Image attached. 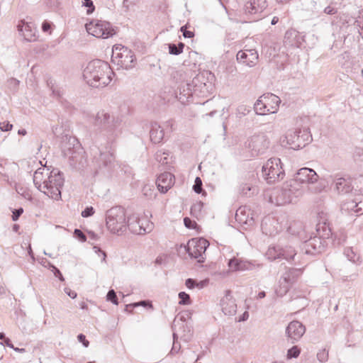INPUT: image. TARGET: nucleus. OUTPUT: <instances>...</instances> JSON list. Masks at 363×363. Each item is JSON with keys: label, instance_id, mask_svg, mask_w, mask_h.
<instances>
[{"label": "nucleus", "instance_id": "69168bd1", "mask_svg": "<svg viewBox=\"0 0 363 363\" xmlns=\"http://www.w3.org/2000/svg\"><path fill=\"white\" fill-rule=\"evenodd\" d=\"M196 281L193 279H191V278L187 279L185 281V284H186V287L190 289L196 287Z\"/></svg>", "mask_w": 363, "mask_h": 363}, {"label": "nucleus", "instance_id": "e433bc0d", "mask_svg": "<svg viewBox=\"0 0 363 363\" xmlns=\"http://www.w3.org/2000/svg\"><path fill=\"white\" fill-rule=\"evenodd\" d=\"M254 110L255 113L258 115H266L268 114V111H267V108L265 103L263 101V99L260 96L259 99L254 104Z\"/></svg>", "mask_w": 363, "mask_h": 363}, {"label": "nucleus", "instance_id": "473e14b6", "mask_svg": "<svg viewBox=\"0 0 363 363\" xmlns=\"http://www.w3.org/2000/svg\"><path fill=\"white\" fill-rule=\"evenodd\" d=\"M169 72L171 79L176 84H183L186 81V74L183 70L170 68Z\"/></svg>", "mask_w": 363, "mask_h": 363}, {"label": "nucleus", "instance_id": "338daca9", "mask_svg": "<svg viewBox=\"0 0 363 363\" xmlns=\"http://www.w3.org/2000/svg\"><path fill=\"white\" fill-rule=\"evenodd\" d=\"M180 348H181L180 345L178 344L177 342H173V346L172 347L170 353L171 354L177 353L179 351Z\"/></svg>", "mask_w": 363, "mask_h": 363}, {"label": "nucleus", "instance_id": "f3484780", "mask_svg": "<svg viewBox=\"0 0 363 363\" xmlns=\"http://www.w3.org/2000/svg\"><path fill=\"white\" fill-rule=\"evenodd\" d=\"M318 175L313 169L303 167L300 169L295 175V177L293 179H291L290 181L296 182L297 184V189L301 191V194L302 184H313L318 181Z\"/></svg>", "mask_w": 363, "mask_h": 363}, {"label": "nucleus", "instance_id": "3c124183", "mask_svg": "<svg viewBox=\"0 0 363 363\" xmlns=\"http://www.w3.org/2000/svg\"><path fill=\"white\" fill-rule=\"evenodd\" d=\"M82 5L88 8L87 14H91L94 11L95 6L91 0H83Z\"/></svg>", "mask_w": 363, "mask_h": 363}, {"label": "nucleus", "instance_id": "bf43d9fd", "mask_svg": "<svg viewBox=\"0 0 363 363\" xmlns=\"http://www.w3.org/2000/svg\"><path fill=\"white\" fill-rule=\"evenodd\" d=\"M77 340L79 342H82V345L85 347H88L89 345V342L86 339V336L83 334H79L77 335Z\"/></svg>", "mask_w": 363, "mask_h": 363}, {"label": "nucleus", "instance_id": "58836bf2", "mask_svg": "<svg viewBox=\"0 0 363 363\" xmlns=\"http://www.w3.org/2000/svg\"><path fill=\"white\" fill-rule=\"evenodd\" d=\"M169 154L162 150H158L155 154V160L162 164H165L169 162Z\"/></svg>", "mask_w": 363, "mask_h": 363}, {"label": "nucleus", "instance_id": "aec40b11", "mask_svg": "<svg viewBox=\"0 0 363 363\" xmlns=\"http://www.w3.org/2000/svg\"><path fill=\"white\" fill-rule=\"evenodd\" d=\"M305 332V326L298 320L290 322L286 328V334L288 338L291 340V343L298 341L303 335Z\"/></svg>", "mask_w": 363, "mask_h": 363}, {"label": "nucleus", "instance_id": "de8ad7c7", "mask_svg": "<svg viewBox=\"0 0 363 363\" xmlns=\"http://www.w3.org/2000/svg\"><path fill=\"white\" fill-rule=\"evenodd\" d=\"M345 254L349 259V260L352 262H356L358 260L359 257L354 252L352 248H347L345 250Z\"/></svg>", "mask_w": 363, "mask_h": 363}, {"label": "nucleus", "instance_id": "7c9ffc66", "mask_svg": "<svg viewBox=\"0 0 363 363\" xmlns=\"http://www.w3.org/2000/svg\"><path fill=\"white\" fill-rule=\"evenodd\" d=\"M49 174V169H37L33 175V183L36 188L43 192V181L48 177Z\"/></svg>", "mask_w": 363, "mask_h": 363}, {"label": "nucleus", "instance_id": "1a4fd4ad", "mask_svg": "<svg viewBox=\"0 0 363 363\" xmlns=\"http://www.w3.org/2000/svg\"><path fill=\"white\" fill-rule=\"evenodd\" d=\"M214 75L208 71H205L196 75L191 83L193 94L198 97H208L213 91Z\"/></svg>", "mask_w": 363, "mask_h": 363}, {"label": "nucleus", "instance_id": "8fccbe9b", "mask_svg": "<svg viewBox=\"0 0 363 363\" xmlns=\"http://www.w3.org/2000/svg\"><path fill=\"white\" fill-rule=\"evenodd\" d=\"M106 299L107 301H111L115 305H117L118 303L116 293L113 289L108 291L106 295Z\"/></svg>", "mask_w": 363, "mask_h": 363}, {"label": "nucleus", "instance_id": "dca6fc26", "mask_svg": "<svg viewBox=\"0 0 363 363\" xmlns=\"http://www.w3.org/2000/svg\"><path fill=\"white\" fill-rule=\"evenodd\" d=\"M269 140L264 134L255 135L251 137L248 147L252 156L264 154L269 148Z\"/></svg>", "mask_w": 363, "mask_h": 363}, {"label": "nucleus", "instance_id": "5fc2aeb1", "mask_svg": "<svg viewBox=\"0 0 363 363\" xmlns=\"http://www.w3.org/2000/svg\"><path fill=\"white\" fill-rule=\"evenodd\" d=\"M94 213V209L92 206L86 207L84 211H82L81 215L84 218H88L91 216Z\"/></svg>", "mask_w": 363, "mask_h": 363}, {"label": "nucleus", "instance_id": "a19ab883", "mask_svg": "<svg viewBox=\"0 0 363 363\" xmlns=\"http://www.w3.org/2000/svg\"><path fill=\"white\" fill-rule=\"evenodd\" d=\"M180 305H189L191 303L190 296L184 291H181L178 294Z\"/></svg>", "mask_w": 363, "mask_h": 363}, {"label": "nucleus", "instance_id": "f704fd0d", "mask_svg": "<svg viewBox=\"0 0 363 363\" xmlns=\"http://www.w3.org/2000/svg\"><path fill=\"white\" fill-rule=\"evenodd\" d=\"M296 255V250L291 246L286 247L285 248H281V258L291 262L294 260Z\"/></svg>", "mask_w": 363, "mask_h": 363}, {"label": "nucleus", "instance_id": "4be33fe9", "mask_svg": "<svg viewBox=\"0 0 363 363\" xmlns=\"http://www.w3.org/2000/svg\"><path fill=\"white\" fill-rule=\"evenodd\" d=\"M220 305L221 310L225 315H234L237 311L235 300L231 295L230 291H227L225 296L221 298Z\"/></svg>", "mask_w": 363, "mask_h": 363}, {"label": "nucleus", "instance_id": "6e6552de", "mask_svg": "<svg viewBox=\"0 0 363 363\" xmlns=\"http://www.w3.org/2000/svg\"><path fill=\"white\" fill-rule=\"evenodd\" d=\"M90 156L91 162L96 169L104 167L110 169L115 161L113 151L111 147L106 146L104 148L93 145L90 147Z\"/></svg>", "mask_w": 363, "mask_h": 363}, {"label": "nucleus", "instance_id": "a211bd4d", "mask_svg": "<svg viewBox=\"0 0 363 363\" xmlns=\"http://www.w3.org/2000/svg\"><path fill=\"white\" fill-rule=\"evenodd\" d=\"M267 7L266 0H249L244 6L245 13L253 16V21L260 18V14Z\"/></svg>", "mask_w": 363, "mask_h": 363}, {"label": "nucleus", "instance_id": "0eeeda50", "mask_svg": "<svg viewBox=\"0 0 363 363\" xmlns=\"http://www.w3.org/2000/svg\"><path fill=\"white\" fill-rule=\"evenodd\" d=\"M64 182L63 173L57 169H53L43 181V192L55 200H59Z\"/></svg>", "mask_w": 363, "mask_h": 363}, {"label": "nucleus", "instance_id": "423d86ee", "mask_svg": "<svg viewBox=\"0 0 363 363\" xmlns=\"http://www.w3.org/2000/svg\"><path fill=\"white\" fill-rule=\"evenodd\" d=\"M323 233L320 232V224L317 225V232L318 236H314L310 238V239L306 240L301 247V250L307 255H315L321 253L325 248V245L323 242V239L329 238L330 235H332V232L328 226H326V223H324L323 225Z\"/></svg>", "mask_w": 363, "mask_h": 363}, {"label": "nucleus", "instance_id": "774afa93", "mask_svg": "<svg viewBox=\"0 0 363 363\" xmlns=\"http://www.w3.org/2000/svg\"><path fill=\"white\" fill-rule=\"evenodd\" d=\"M354 225L355 228H358L359 231H363V222L361 220H355L354 221Z\"/></svg>", "mask_w": 363, "mask_h": 363}, {"label": "nucleus", "instance_id": "ea45409f", "mask_svg": "<svg viewBox=\"0 0 363 363\" xmlns=\"http://www.w3.org/2000/svg\"><path fill=\"white\" fill-rule=\"evenodd\" d=\"M203 203L201 201L196 202V203H194L191 207V214L198 218L201 215V211L202 210Z\"/></svg>", "mask_w": 363, "mask_h": 363}, {"label": "nucleus", "instance_id": "2eb2a0df", "mask_svg": "<svg viewBox=\"0 0 363 363\" xmlns=\"http://www.w3.org/2000/svg\"><path fill=\"white\" fill-rule=\"evenodd\" d=\"M127 228L134 234L144 235L152 231L153 223L145 218H140L138 214L133 213L126 220Z\"/></svg>", "mask_w": 363, "mask_h": 363}, {"label": "nucleus", "instance_id": "4468645a", "mask_svg": "<svg viewBox=\"0 0 363 363\" xmlns=\"http://www.w3.org/2000/svg\"><path fill=\"white\" fill-rule=\"evenodd\" d=\"M118 49V45L113 46V52L111 57V60L113 62L116 63L118 65L121 66L124 69H130L134 67L135 62V57L132 52V50L128 48L122 46L119 49V52H116V50Z\"/></svg>", "mask_w": 363, "mask_h": 363}, {"label": "nucleus", "instance_id": "49530a36", "mask_svg": "<svg viewBox=\"0 0 363 363\" xmlns=\"http://www.w3.org/2000/svg\"><path fill=\"white\" fill-rule=\"evenodd\" d=\"M300 354V350L297 346H293L287 352V357L289 359L296 358Z\"/></svg>", "mask_w": 363, "mask_h": 363}, {"label": "nucleus", "instance_id": "4c0bfd02", "mask_svg": "<svg viewBox=\"0 0 363 363\" xmlns=\"http://www.w3.org/2000/svg\"><path fill=\"white\" fill-rule=\"evenodd\" d=\"M169 52L171 55H178L183 52L184 44L179 43L177 45L174 43L169 44Z\"/></svg>", "mask_w": 363, "mask_h": 363}, {"label": "nucleus", "instance_id": "37998d69", "mask_svg": "<svg viewBox=\"0 0 363 363\" xmlns=\"http://www.w3.org/2000/svg\"><path fill=\"white\" fill-rule=\"evenodd\" d=\"M138 306H142L143 307L152 308V304L150 301H140V302H138V303H134L126 305V310H128V308H135Z\"/></svg>", "mask_w": 363, "mask_h": 363}, {"label": "nucleus", "instance_id": "72a5a7b5", "mask_svg": "<svg viewBox=\"0 0 363 363\" xmlns=\"http://www.w3.org/2000/svg\"><path fill=\"white\" fill-rule=\"evenodd\" d=\"M179 326V328H183L184 332L186 333V334H184L185 340L187 341L189 338H190L192 336V333L188 326L185 325V318L184 316L180 317L179 320H177L176 319L174 321L173 324V330H176V328Z\"/></svg>", "mask_w": 363, "mask_h": 363}, {"label": "nucleus", "instance_id": "864d4df0", "mask_svg": "<svg viewBox=\"0 0 363 363\" xmlns=\"http://www.w3.org/2000/svg\"><path fill=\"white\" fill-rule=\"evenodd\" d=\"M74 235L81 242H85L86 240V236L79 229H75L74 231Z\"/></svg>", "mask_w": 363, "mask_h": 363}, {"label": "nucleus", "instance_id": "f03ea898", "mask_svg": "<svg viewBox=\"0 0 363 363\" xmlns=\"http://www.w3.org/2000/svg\"><path fill=\"white\" fill-rule=\"evenodd\" d=\"M121 121L114 114L102 110L95 116L94 125L100 130L101 135L106 138L107 144H111L119 134Z\"/></svg>", "mask_w": 363, "mask_h": 363}, {"label": "nucleus", "instance_id": "f8f14e48", "mask_svg": "<svg viewBox=\"0 0 363 363\" xmlns=\"http://www.w3.org/2000/svg\"><path fill=\"white\" fill-rule=\"evenodd\" d=\"M86 31L96 38L104 39L112 37L116 34L111 24L106 21L93 20L86 24Z\"/></svg>", "mask_w": 363, "mask_h": 363}, {"label": "nucleus", "instance_id": "13d9d810", "mask_svg": "<svg viewBox=\"0 0 363 363\" xmlns=\"http://www.w3.org/2000/svg\"><path fill=\"white\" fill-rule=\"evenodd\" d=\"M13 125L9 122H2L0 123V130L1 131H9L12 129Z\"/></svg>", "mask_w": 363, "mask_h": 363}, {"label": "nucleus", "instance_id": "412c9836", "mask_svg": "<svg viewBox=\"0 0 363 363\" xmlns=\"http://www.w3.org/2000/svg\"><path fill=\"white\" fill-rule=\"evenodd\" d=\"M237 60L250 67L256 65L259 55L257 51L255 49L240 50L237 53Z\"/></svg>", "mask_w": 363, "mask_h": 363}, {"label": "nucleus", "instance_id": "f257e3e1", "mask_svg": "<svg viewBox=\"0 0 363 363\" xmlns=\"http://www.w3.org/2000/svg\"><path fill=\"white\" fill-rule=\"evenodd\" d=\"M114 73L110 65L101 60H94L88 63L83 72L86 83L96 88L104 87L112 80Z\"/></svg>", "mask_w": 363, "mask_h": 363}, {"label": "nucleus", "instance_id": "cd10ccee", "mask_svg": "<svg viewBox=\"0 0 363 363\" xmlns=\"http://www.w3.org/2000/svg\"><path fill=\"white\" fill-rule=\"evenodd\" d=\"M191 84L190 83H183L181 84L180 86L178 87L179 89V94H177V98L178 100L182 103L185 104L188 101H189L190 98H193L194 96V94H193V89L192 86H191Z\"/></svg>", "mask_w": 363, "mask_h": 363}, {"label": "nucleus", "instance_id": "09e8293b", "mask_svg": "<svg viewBox=\"0 0 363 363\" xmlns=\"http://www.w3.org/2000/svg\"><path fill=\"white\" fill-rule=\"evenodd\" d=\"M193 190L196 194H201L203 191L202 181L200 177H197L195 179L194 184L193 185Z\"/></svg>", "mask_w": 363, "mask_h": 363}, {"label": "nucleus", "instance_id": "052dcab7", "mask_svg": "<svg viewBox=\"0 0 363 363\" xmlns=\"http://www.w3.org/2000/svg\"><path fill=\"white\" fill-rule=\"evenodd\" d=\"M180 30L182 32L184 37L186 38H191L194 35V32L187 30L185 26L181 27Z\"/></svg>", "mask_w": 363, "mask_h": 363}, {"label": "nucleus", "instance_id": "e2e57ef3", "mask_svg": "<svg viewBox=\"0 0 363 363\" xmlns=\"http://www.w3.org/2000/svg\"><path fill=\"white\" fill-rule=\"evenodd\" d=\"M298 35V32L295 30H287L285 33L284 38L286 40H289L291 38H295Z\"/></svg>", "mask_w": 363, "mask_h": 363}, {"label": "nucleus", "instance_id": "ddd939ff", "mask_svg": "<svg viewBox=\"0 0 363 363\" xmlns=\"http://www.w3.org/2000/svg\"><path fill=\"white\" fill-rule=\"evenodd\" d=\"M208 246L209 242L206 239L194 238L188 242L186 250L191 258L196 259L199 263H203L206 259L205 252Z\"/></svg>", "mask_w": 363, "mask_h": 363}, {"label": "nucleus", "instance_id": "6ab92c4d", "mask_svg": "<svg viewBox=\"0 0 363 363\" xmlns=\"http://www.w3.org/2000/svg\"><path fill=\"white\" fill-rule=\"evenodd\" d=\"M228 265L233 272L254 270L262 266L260 264H255L252 262L236 257H233L229 259Z\"/></svg>", "mask_w": 363, "mask_h": 363}, {"label": "nucleus", "instance_id": "bb28decb", "mask_svg": "<svg viewBox=\"0 0 363 363\" xmlns=\"http://www.w3.org/2000/svg\"><path fill=\"white\" fill-rule=\"evenodd\" d=\"M235 220L240 224L252 225L254 223L250 210L245 206L240 207L235 213Z\"/></svg>", "mask_w": 363, "mask_h": 363}, {"label": "nucleus", "instance_id": "6e6d98bb", "mask_svg": "<svg viewBox=\"0 0 363 363\" xmlns=\"http://www.w3.org/2000/svg\"><path fill=\"white\" fill-rule=\"evenodd\" d=\"M184 225L189 229H193L194 228L195 225H196V223L194 220H192L187 217L184 218Z\"/></svg>", "mask_w": 363, "mask_h": 363}, {"label": "nucleus", "instance_id": "c03bdc74", "mask_svg": "<svg viewBox=\"0 0 363 363\" xmlns=\"http://www.w3.org/2000/svg\"><path fill=\"white\" fill-rule=\"evenodd\" d=\"M251 110L250 106H247L245 105H240L237 108V115L239 117H241L242 116L247 115L248 113H250Z\"/></svg>", "mask_w": 363, "mask_h": 363}, {"label": "nucleus", "instance_id": "2f4dec72", "mask_svg": "<svg viewBox=\"0 0 363 363\" xmlns=\"http://www.w3.org/2000/svg\"><path fill=\"white\" fill-rule=\"evenodd\" d=\"M239 192L240 194L245 196L251 197L253 195L257 194L258 189L256 186L252 184L242 183L240 186Z\"/></svg>", "mask_w": 363, "mask_h": 363}, {"label": "nucleus", "instance_id": "79ce46f5", "mask_svg": "<svg viewBox=\"0 0 363 363\" xmlns=\"http://www.w3.org/2000/svg\"><path fill=\"white\" fill-rule=\"evenodd\" d=\"M332 234L333 235H330V237L334 238L335 244L340 245L343 244L345 242L346 235L343 233H341L339 236L337 233H332Z\"/></svg>", "mask_w": 363, "mask_h": 363}, {"label": "nucleus", "instance_id": "c756f323", "mask_svg": "<svg viewBox=\"0 0 363 363\" xmlns=\"http://www.w3.org/2000/svg\"><path fill=\"white\" fill-rule=\"evenodd\" d=\"M362 202H356L353 200L347 201L344 202L341 205V211L342 213H358L362 210Z\"/></svg>", "mask_w": 363, "mask_h": 363}, {"label": "nucleus", "instance_id": "603ef678", "mask_svg": "<svg viewBox=\"0 0 363 363\" xmlns=\"http://www.w3.org/2000/svg\"><path fill=\"white\" fill-rule=\"evenodd\" d=\"M317 359L320 362H327L328 359V352L325 350L320 351L317 354Z\"/></svg>", "mask_w": 363, "mask_h": 363}, {"label": "nucleus", "instance_id": "393cba45", "mask_svg": "<svg viewBox=\"0 0 363 363\" xmlns=\"http://www.w3.org/2000/svg\"><path fill=\"white\" fill-rule=\"evenodd\" d=\"M17 28L18 32L23 35L25 40L30 42L35 40L36 30L31 23L22 20L18 23Z\"/></svg>", "mask_w": 363, "mask_h": 363}, {"label": "nucleus", "instance_id": "a18cd8bd", "mask_svg": "<svg viewBox=\"0 0 363 363\" xmlns=\"http://www.w3.org/2000/svg\"><path fill=\"white\" fill-rule=\"evenodd\" d=\"M356 189L354 188L356 192L363 194V175H360L355 179Z\"/></svg>", "mask_w": 363, "mask_h": 363}, {"label": "nucleus", "instance_id": "5701e85b", "mask_svg": "<svg viewBox=\"0 0 363 363\" xmlns=\"http://www.w3.org/2000/svg\"><path fill=\"white\" fill-rule=\"evenodd\" d=\"M332 182L335 184V189L338 194H345L354 190V186L350 178L339 177L338 175L330 177Z\"/></svg>", "mask_w": 363, "mask_h": 363}, {"label": "nucleus", "instance_id": "20e7f679", "mask_svg": "<svg viewBox=\"0 0 363 363\" xmlns=\"http://www.w3.org/2000/svg\"><path fill=\"white\" fill-rule=\"evenodd\" d=\"M62 152L68 157L72 168L80 170L84 167L86 163L84 151L75 138H69L68 143L63 145Z\"/></svg>", "mask_w": 363, "mask_h": 363}, {"label": "nucleus", "instance_id": "c9c22d12", "mask_svg": "<svg viewBox=\"0 0 363 363\" xmlns=\"http://www.w3.org/2000/svg\"><path fill=\"white\" fill-rule=\"evenodd\" d=\"M268 259L274 260L281 258V248L279 247H269L266 252Z\"/></svg>", "mask_w": 363, "mask_h": 363}, {"label": "nucleus", "instance_id": "b1692460", "mask_svg": "<svg viewBox=\"0 0 363 363\" xmlns=\"http://www.w3.org/2000/svg\"><path fill=\"white\" fill-rule=\"evenodd\" d=\"M174 176L170 172L160 174L156 181L158 190L164 194L171 189L174 184Z\"/></svg>", "mask_w": 363, "mask_h": 363}, {"label": "nucleus", "instance_id": "9d476101", "mask_svg": "<svg viewBox=\"0 0 363 363\" xmlns=\"http://www.w3.org/2000/svg\"><path fill=\"white\" fill-rule=\"evenodd\" d=\"M312 140V135L308 128H295L289 130L285 135L286 145L293 150H298L305 147Z\"/></svg>", "mask_w": 363, "mask_h": 363}, {"label": "nucleus", "instance_id": "a878e982", "mask_svg": "<svg viewBox=\"0 0 363 363\" xmlns=\"http://www.w3.org/2000/svg\"><path fill=\"white\" fill-rule=\"evenodd\" d=\"M261 97L265 103L268 113H276L281 103V99L277 96L270 93L264 94Z\"/></svg>", "mask_w": 363, "mask_h": 363}, {"label": "nucleus", "instance_id": "c85d7f7f", "mask_svg": "<svg viewBox=\"0 0 363 363\" xmlns=\"http://www.w3.org/2000/svg\"><path fill=\"white\" fill-rule=\"evenodd\" d=\"M164 137V128H162L157 122L152 123L150 130V140L153 143L157 144L162 142Z\"/></svg>", "mask_w": 363, "mask_h": 363}, {"label": "nucleus", "instance_id": "4d7b16f0", "mask_svg": "<svg viewBox=\"0 0 363 363\" xmlns=\"http://www.w3.org/2000/svg\"><path fill=\"white\" fill-rule=\"evenodd\" d=\"M23 213V209L22 208H19L17 209H15L13 211L12 214V220L13 221H16L18 220L19 217L21 216V214Z\"/></svg>", "mask_w": 363, "mask_h": 363}, {"label": "nucleus", "instance_id": "39448f33", "mask_svg": "<svg viewBox=\"0 0 363 363\" xmlns=\"http://www.w3.org/2000/svg\"><path fill=\"white\" fill-rule=\"evenodd\" d=\"M126 215L121 206H115L106 211V223L113 233L122 234L127 230Z\"/></svg>", "mask_w": 363, "mask_h": 363}, {"label": "nucleus", "instance_id": "9b49d317", "mask_svg": "<svg viewBox=\"0 0 363 363\" xmlns=\"http://www.w3.org/2000/svg\"><path fill=\"white\" fill-rule=\"evenodd\" d=\"M262 172L263 177L269 184L279 181L285 176L281 160L277 157L269 159L262 166Z\"/></svg>", "mask_w": 363, "mask_h": 363}, {"label": "nucleus", "instance_id": "680f3d73", "mask_svg": "<svg viewBox=\"0 0 363 363\" xmlns=\"http://www.w3.org/2000/svg\"><path fill=\"white\" fill-rule=\"evenodd\" d=\"M52 23L45 21L42 24V30L45 33H51Z\"/></svg>", "mask_w": 363, "mask_h": 363}, {"label": "nucleus", "instance_id": "0e129e2a", "mask_svg": "<svg viewBox=\"0 0 363 363\" xmlns=\"http://www.w3.org/2000/svg\"><path fill=\"white\" fill-rule=\"evenodd\" d=\"M337 9L331 6H328L325 7L324 9V13L328 15H333V14L337 13Z\"/></svg>", "mask_w": 363, "mask_h": 363}, {"label": "nucleus", "instance_id": "7ed1b4c3", "mask_svg": "<svg viewBox=\"0 0 363 363\" xmlns=\"http://www.w3.org/2000/svg\"><path fill=\"white\" fill-rule=\"evenodd\" d=\"M301 196L296 182L288 181L281 188L274 189L269 196V201L277 206H282L293 202Z\"/></svg>", "mask_w": 363, "mask_h": 363}]
</instances>
